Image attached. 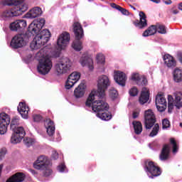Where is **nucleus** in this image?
Returning a JSON list of instances; mask_svg holds the SVG:
<instances>
[{"label":"nucleus","mask_w":182,"mask_h":182,"mask_svg":"<svg viewBox=\"0 0 182 182\" xmlns=\"http://www.w3.org/2000/svg\"><path fill=\"white\" fill-rule=\"evenodd\" d=\"M45 26V18L34 20L28 26V31L36 35L30 43L32 50L41 49L43 45H46L50 38V31L48 29L41 31Z\"/></svg>","instance_id":"1"},{"label":"nucleus","mask_w":182,"mask_h":182,"mask_svg":"<svg viewBox=\"0 0 182 182\" xmlns=\"http://www.w3.org/2000/svg\"><path fill=\"white\" fill-rule=\"evenodd\" d=\"M36 59L39 62L37 67L38 73L45 75L52 70L53 63L49 58V50H48V48L44 47L40 50L36 55Z\"/></svg>","instance_id":"2"},{"label":"nucleus","mask_w":182,"mask_h":182,"mask_svg":"<svg viewBox=\"0 0 182 182\" xmlns=\"http://www.w3.org/2000/svg\"><path fill=\"white\" fill-rule=\"evenodd\" d=\"M96 90H92L90 93L85 105L87 107H92L93 112L102 113V112H107L109 110V105L103 100H96Z\"/></svg>","instance_id":"3"},{"label":"nucleus","mask_w":182,"mask_h":182,"mask_svg":"<svg viewBox=\"0 0 182 182\" xmlns=\"http://www.w3.org/2000/svg\"><path fill=\"white\" fill-rule=\"evenodd\" d=\"M72 60L68 57L62 58L54 65V72L56 76H63L72 69Z\"/></svg>","instance_id":"4"},{"label":"nucleus","mask_w":182,"mask_h":182,"mask_svg":"<svg viewBox=\"0 0 182 182\" xmlns=\"http://www.w3.org/2000/svg\"><path fill=\"white\" fill-rule=\"evenodd\" d=\"M33 167L36 170H41L44 177H49L52 174V170L49 168V161L45 156H39L34 162Z\"/></svg>","instance_id":"5"},{"label":"nucleus","mask_w":182,"mask_h":182,"mask_svg":"<svg viewBox=\"0 0 182 182\" xmlns=\"http://www.w3.org/2000/svg\"><path fill=\"white\" fill-rule=\"evenodd\" d=\"M73 26L75 38L77 40L73 41L72 48H73L77 52H80L83 48L82 42H80V39L85 36V34L83 33V28L79 22L74 23Z\"/></svg>","instance_id":"6"},{"label":"nucleus","mask_w":182,"mask_h":182,"mask_svg":"<svg viewBox=\"0 0 182 182\" xmlns=\"http://www.w3.org/2000/svg\"><path fill=\"white\" fill-rule=\"evenodd\" d=\"M97 86L99 97L105 96L107 87L110 86V80L109 79V77L106 75H102L98 77Z\"/></svg>","instance_id":"7"},{"label":"nucleus","mask_w":182,"mask_h":182,"mask_svg":"<svg viewBox=\"0 0 182 182\" xmlns=\"http://www.w3.org/2000/svg\"><path fill=\"white\" fill-rule=\"evenodd\" d=\"M144 170L149 176V178H153V177H158L161 174V171L160 168H158L153 161H146L145 163Z\"/></svg>","instance_id":"8"},{"label":"nucleus","mask_w":182,"mask_h":182,"mask_svg":"<svg viewBox=\"0 0 182 182\" xmlns=\"http://www.w3.org/2000/svg\"><path fill=\"white\" fill-rule=\"evenodd\" d=\"M70 41V35L68 33L64 32L60 34L57 40V50L60 52V50H65Z\"/></svg>","instance_id":"9"},{"label":"nucleus","mask_w":182,"mask_h":182,"mask_svg":"<svg viewBox=\"0 0 182 182\" xmlns=\"http://www.w3.org/2000/svg\"><path fill=\"white\" fill-rule=\"evenodd\" d=\"M144 123L146 129H151L156 123V117L151 109H148L144 112Z\"/></svg>","instance_id":"10"},{"label":"nucleus","mask_w":182,"mask_h":182,"mask_svg":"<svg viewBox=\"0 0 182 182\" xmlns=\"http://www.w3.org/2000/svg\"><path fill=\"white\" fill-rule=\"evenodd\" d=\"M13 132L14 133L11 134L10 143H11V144H18L22 141V139L25 136V129L23 128H20L19 129H15V131Z\"/></svg>","instance_id":"11"},{"label":"nucleus","mask_w":182,"mask_h":182,"mask_svg":"<svg viewBox=\"0 0 182 182\" xmlns=\"http://www.w3.org/2000/svg\"><path fill=\"white\" fill-rule=\"evenodd\" d=\"M26 45V41H25V36L23 34H19L15 36L11 42V46L15 49L18 48H22Z\"/></svg>","instance_id":"12"},{"label":"nucleus","mask_w":182,"mask_h":182,"mask_svg":"<svg viewBox=\"0 0 182 182\" xmlns=\"http://www.w3.org/2000/svg\"><path fill=\"white\" fill-rule=\"evenodd\" d=\"M16 16H18L15 8H11L0 13V19L3 21H9V19H12V18H15Z\"/></svg>","instance_id":"13"},{"label":"nucleus","mask_w":182,"mask_h":182,"mask_svg":"<svg viewBox=\"0 0 182 182\" xmlns=\"http://www.w3.org/2000/svg\"><path fill=\"white\" fill-rule=\"evenodd\" d=\"M114 79L119 86H126V81L127 80V77L126 74L123 72L116 71L114 72Z\"/></svg>","instance_id":"14"},{"label":"nucleus","mask_w":182,"mask_h":182,"mask_svg":"<svg viewBox=\"0 0 182 182\" xmlns=\"http://www.w3.org/2000/svg\"><path fill=\"white\" fill-rule=\"evenodd\" d=\"M85 93H86V82L82 81L75 89L74 96L76 99H80V97H83V96H85Z\"/></svg>","instance_id":"15"},{"label":"nucleus","mask_w":182,"mask_h":182,"mask_svg":"<svg viewBox=\"0 0 182 182\" xmlns=\"http://www.w3.org/2000/svg\"><path fill=\"white\" fill-rule=\"evenodd\" d=\"M26 21L23 19L16 20L10 24L9 28L11 29V31L16 32L20 29H23V28H26Z\"/></svg>","instance_id":"16"},{"label":"nucleus","mask_w":182,"mask_h":182,"mask_svg":"<svg viewBox=\"0 0 182 182\" xmlns=\"http://www.w3.org/2000/svg\"><path fill=\"white\" fill-rule=\"evenodd\" d=\"M80 63L82 68L87 66L90 70H93L95 67L93 66V60L87 55H83L80 60Z\"/></svg>","instance_id":"17"},{"label":"nucleus","mask_w":182,"mask_h":182,"mask_svg":"<svg viewBox=\"0 0 182 182\" xmlns=\"http://www.w3.org/2000/svg\"><path fill=\"white\" fill-rule=\"evenodd\" d=\"M43 14L42 11V9L39 6H36L31 9L26 14V17L28 19H34V18H38V16H41Z\"/></svg>","instance_id":"18"},{"label":"nucleus","mask_w":182,"mask_h":182,"mask_svg":"<svg viewBox=\"0 0 182 182\" xmlns=\"http://www.w3.org/2000/svg\"><path fill=\"white\" fill-rule=\"evenodd\" d=\"M164 63L166 68H173L177 66V62L174 57L170 55L169 54H166L163 56Z\"/></svg>","instance_id":"19"},{"label":"nucleus","mask_w":182,"mask_h":182,"mask_svg":"<svg viewBox=\"0 0 182 182\" xmlns=\"http://www.w3.org/2000/svg\"><path fill=\"white\" fill-rule=\"evenodd\" d=\"M17 110L23 119H28V116L29 114V107H28L25 102H20L17 107Z\"/></svg>","instance_id":"20"},{"label":"nucleus","mask_w":182,"mask_h":182,"mask_svg":"<svg viewBox=\"0 0 182 182\" xmlns=\"http://www.w3.org/2000/svg\"><path fill=\"white\" fill-rule=\"evenodd\" d=\"M139 18L140 21H136L134 22V25L136 28H139V29H143V28H146L147 26V20H146V14L143 11L139 12Z\"/></svg>","instance_id":"21"},{"label":"nucleus","mask_w":182,"mask_h":182,"mask_svg":"<svg viewBox=\"0 0 182 182\" xmlns=\"http://www.w3.org/2000/svg\"><path fill=\"white\" fill-rule=\"evenodd\" d=\"M44 126L46 129L47 134L52 136L55 134V123L53 122L52 119H47L44 121Z\"/></svg>","instance_id":"22"},{"label":"nucleus","mask_w":182,"mask_h":182,"mask_svg":"<svg viewBox=\"0 0 182 182\" xmlns=\"http://www.w3.org/2000/svg\"><path fill=\"white\" fill-rule=\"evenodd\" d=\"M149 97L150 91H149V89L143 87L139 99L140 105H144L145 103H147V102H149Z\"/></svg>","instance_id":"23"},{"label":"nucleus","mask_w":182,"mask_h":182,"mask_svg":"<svg viewBox=\"0 0 182 182\" xmlns=\"http://www.w3.org/2000/svg\"><path fill=\"white\" fill-rule=\"evenodd\" d=\"M25 180V175L23 173H17L9 178L6 182H22Z\"/></svg>","instance_id":"24"},{"label":"nucleus","mask_w":182,"mask_h":182,"mask_svg":"<svg viewBox=\"0 0 182 182\" xmlns=\"http://www.w3.org/2000/svg\"><path fill=\"white\" fill-rule=\"evenodd\" d=\"M173 80L176 83L182 82V69L175 68L173 71Z\"/></svg>","instance_id":"25"},{"label":"nucleus","mask_w":182,"mask_h":182,"mask_svg":"<svg viewBox=\"0 0 182 182\" xmlns=\"http://www.w3.org/2000/svg\"><path fill=\"white\" fill-rule=\"evenodd\" d=\"M157 33L156 25H152L143 33L142 36H144V38H147V36H151L153 35H155V33Z\"/></svg>","instance_id":"26"},{"label":"nucleus","mask_w":182,"mask_h":182,"mask_svg":"<svg viewBox=\"0 0 182 182\" xmlns=\"http://www.w3.org/2000/svg\"><path fill=\"white\" fill-rule=\"evenodd\" d=\"M16 9V12L17 13L18 16H21L24 12L28 11V4L25 3H20L17 8H14Z\"/></svg>","instance_id":"27"},{"label":"nucleus","mask_w":182,"mask_h":182,"mask_svg":"<svg viewBox=\"0 0 182 182\" xmlns=\"http://www.w3.org/2000/svg\"><path fill=\"white\" fill-rule=\"evenodd\" d=\"M170 153V145H165L163 147L162 151L160 155V160H167Z\"/></svg>","instance_id":"28"},{"label":"nucleus","mask_w":182,"mask_h":182,"mask_svg":"<svg viewBox=\"0 0 182 182\" xmlns=\"http://www.w3.org/2000/svg\"><path fill=\"white\" fill-rule=\"evenodd\" d=\"M0 123H3L4 124L9 125L11 124V117L8 115V114L5 112H2L0 114Z\"/></svg>","instance_id":"29"},{"label":"nucleus","mask_w":182,"mask_h":182,"mask_svg":"<svg viewBox=\"0 0 182 182\" xmlns=\"http://www.w3.org/2000/svg\"><path fill=\"white\" fill-rule=\"evenodd\" d=\"M19 124V117H15L12 119L11 122V129L12 131L19 130V129H23L22 127H18L17 125Z\"/></svg>","instance_id":"30"},{"label":"nucleus","mask_w":182,"mask_h":182,"mask_svg":"<svg viewBox=\"0 0 182 182\" xmlns=\"http://www.w3.org/2000/svg\"><path fill=\"white\" fill-rule=\"evenodd\" d=\"M156 105H161L167 106V101L166 100V97L163 94H158L156 97Z\"/></svg>","instance_id":"31"},{"label":"nucleus","mask_w":182,"mask_h":182,"mask_svg":"<svg viewBox=\"0 0 182 182\" xmlns=\"http://www.w3.org/2000/svg\"><path fill=\"white\" fill-rule=\"evenodd\" d=\"M132 124L134 126V129L136 134H140L141 133V132H143V126L141 125V122L134 121L132 123Z\"/></svg>","instance_id":"32"},{"label":"nucleus","mask_w":182,"mask_h":182,"mask_svg":"<svg viewBox=\"0 0 182 182\" xmlns=\"http://www.w3.org/2000/svg\"><path fill=\"white\" fill-rule=\"evenodd\" d=\"M21 0H7L3 5H4V6H15L14 8H17L21 5Z\"/></svg>","instance_id":"33"},{"label":"nucleus","mask_w":182,"mask_h":182,"mask_svg":"<svg viewBox=\"0 0 182 182\" xmlns=\"http://www.w3.org/2000/svg\"><path fill=\"white\" fill-rule=\"evenodd\" d=\"M96 116L99 117V119H101V120L108 121L112 119V114L106 112L97 113Z\"/></svg>","instance_id":"34"},{"label":"nucleus","mask_w":182,"mask_h":182,"mask_svg":"<svg viewBox=\"0 0 182 182\" xmlns=\"http://www.w3.org/2000/svg\"><path fill=\"white\" fill-rule=\"evenodd\" d=\"M75 83H77V81H75L74 79L68 76V78L65 82V89H72L75 86Z\"/></svg>","instance_id":"35"},{"label":"nucleus","mask_w":182,"mask_h":182,"mask_svg":"<svg viewBox=\"0 0 182 182\" xmlns=\"http://www.w3.org/2000/svg\"><path fill=\"white\" fill-rule=\"evenodd\" d=\"M174 105L178 109H180V107L182 106V97L176 92L174 93Z\"/></svg>","instance_id":"36"},{"label":"nucleus","mask_w":182,"mask_h":182,"mask_svg":"<svg viewBox=\"0 0 182 182\" xmlns=\"http://www.w3.org/2000/svg\"><path fill=\"white\" fill-rule=\"evenodd\" d=\"M156 32L161 33V35H166L167 31L166 30V26L161 24H156Z\"/></svg>","instance_id":"37"},{"label":"nucleus","mask_w":182,"mask_h":182,"mask_svg":"<svg viewBox=\"0 0 182 182\" xmlns=\"http://www.w3.org/2000/svg\"><path fill=\"white\" fill-rule=\"evenodd\" d=\"M23 144H25V146H26V147H31V146H33V143H35V141L30 137H25L23 139Z\"/></svg>","instance_id":"38"},{"label":"nucleus","mask_w":182,"mask_h":182,"mask_svg":"<svg viewBox=\"0 0 182 182\" xmlns=\"http://www.w3.org/2000/svg\"><path fill=\"white\" fill-rule=\"evenodd\" d=\"M131 80H133V82H136L137 85H139L140 80H141V78L140 77V75L137 73H133L131 75Z\"/></svg>","instance_id":"39"},{"label":"nucleus","mask_w":182,"mask_h":182,"mask_svg":"<svg viewBox=\"0 0 182 182\" xmlns=\"http://www.w3.org/2000/svg\"><path fill=\"white\" fill-rule=\"evenodd\" d=\"M159 130H160V126H159V124H156L149 134L150 137H154V136H157Z\"/></svg>","instance_id":"40"},{"label":"nucleus","mask_w":182,"mask_h":182,"mask_svg":"<svg viewBox=\"0 0 182 182\" xmlns=\"http://www.w3.org/2000/svg\"><path fill=\"white\" fill-rule=\"evenodd\" d=\"M97 60L98 65H105V55L102 53L97 54Z\"/></svg>","instance_id":"41"},{"label":"nucleus","mask_w":182,"mask_h":182,"mask_svg":"<svg viewBox=\"0 0 182 182\" xmlns=\"http://www.w3.org/2000/svg\"><path fill=\"white\" fill-rule=\"evenodd\" d=\"M109 95L111 99H116V97L119 96L117 90H116L114 88H111L109 90Z\"/></svg>","instance_id":"42"},{"label":"nucleus","mask_w":182,"mask_h":182,"mask_svg":"<svg viewBox=\"0 0 182 182\" xmlns=\"http://www.w3.org/2000/svg\"><path fill=\"white\" fill-rule=\"evenodd\" d=\"M8 124L0 122V134H5L8 132Z\"/></svg>","instance_id":"43"},{"label":"nucleus","mask_w":182,"mask_h":182,"mask_svg":"<svg viewBox=\"0 0 182 182\" xmlns=\"http://www.w3.org/2000/svg\"><path fill=\"white\" fill-rule=\"evenodd\" d=\"M171 144L173 146V154H176L178 151V146L174 139H171Z\"/></svg>","instance_id":"44"},{"label":"nucleus","mask_w":182,"mask_h":182,"mask_svg":"<svg viewBox=\"0 0 182 182\" xmlns=\"http://www.w3.org/2000/svg\"><path fill=\"white\" fill-rule=\"evenodd\" d=\"M69 77H71V79H73L74 80H75L76 82H78L79 79H80V73L77 72H74V73H72L69 75Z\"/></svg>","instance_id":"45"},{"label":"nucleus","mask_w":182,"mask_h":182,"mask_svg":"<svg viewBox=\"0 0 182 182\" xmlns=\"http://www.w3.org/2000/svg\"><path fill=\"white\" fill-rule=\"evenodd\" d=\"M58 170L60 173H68V168H66V166L65 164H61L58 166Z\"/></svg>","instance_id":"46"},{"label":"nucleus","mask_w":182,"mask_h":182,"mask_svg":"<svg viewBox=\"0 0 182 182\" xmlns=\"http://www.w3.org/2000/svg\"><path fill=\"white\" fill-rule=\"evenodd\" d=\"M129 95L130 96H137L139 95V90L136 87H134L129 90Z\"/></svg>","instance_id":"47"},{"label":"nucleus","mask_w":182,"mask_h":182,"mask_svg":"<svg viewBox=\"0 0 182 182\" xmlns=\"http://www.w3.org/2000/svg\"><path fill=\"white\" fill-rule=\"evenodd\" d=\"M162 127L163 129H168V127H170V121L167 119H164L162 121Z\"/></svg>","instance_id":"48"},{"label":"nucleus","mask_w":182,"mask_h":182,"mask_svg":"<svg viewBox=\"0 0 182 182\" xmlns=\"http://www.w3.org/2000/svg\"><path fill=\"white\" fill-rule=\"evenodd\" d=\"M156 106L159 112H164L167 107V105H156Z\"/></svg>","instance_id":"49"},{"label":"nucleus","mask_w":182,"mask_h":182,"mask_svg":"<svg viewBox=\"0 0 182 182\" xmlns=\"http://www.w3.org/2000/svg\"><path fill=\"white\" fill-rule=\"evenodd\" d=\"M118 11L122 14V15H129V11L127 10L126 9H123L122 6L118 7Z\"/></svg>","instance_id":"50"},{"label":"nucleus","mask_w":182,"mask_h":182,"mask_svg":"<svg viewBox=\"0 0 182 182\" xmlns=\"http://www.w3.org/2000/svg\"><path fill=\"white\" fill-rule=\"evenodd\" d=\"M6 154V149H0V160H2L5 157V155Z\"/></svg>","instance_id":"51"},{"label":"nucleus","mask_w":182,"mask_h":182,"mask_svg":"<svg viewBox=\"0 0 182 182\" xmlns=\"http://www.w3.org/2000/svg\"><path fill=\"white\" fill-rule=\"evenodd\" d=\"M33 119L34 122H41L42 117L39 114H34L33 115Z\"/></svg>","instance_id":"52"},{"label":"nucleus","mask_w":182,"mask_h":182,"mask_svg":"<svg viewBox=\"0 0 182 182\" xmlns=\"http://www.w3.org/2000/svg\"><path fill=\"white\" fill-rule=\"evenodd\" d=\"M174 106H176V105L168 104V113H171V112H173V109H174Z\"/></svg>","instance_id":"53"},{"label":"nucleus","mask_w":182,"mask_h":182,"mask_svg":"<svg viewBox=\"0 0 182 182\" xmlns=\"http://www.w3.org/2000/svg\"><path fill=\"white\" fill-rule=\"evenodd\" d=\"M168 103L174 105V98L172 95H168Z\"/></svg>","instance_id":"54"},{"label":"nucleus","mask_w":182,"mask_h":182,"mask_svg":"<svg viewBox=\"0 0 182 182\" xmlns=\"http://www.w3.org/2000/svg\"><path fill=\"white\" fill-rule=\"evenodd\" d=\"M58 157H59L58 152H56V151H53L52 159H53L54 160H56Z\"/></svg>","instance_id":"55"},{"label":"nucleus","mask_w":182,"mask_h":182,"mask_svg":"<svg viewBox=\"0 0 182 182\" xmlns=\"http://www.w3.org/2000/svg\"><path fill=\"white\" fill-rule=\"evenodd\" d=\"M110 6H112V8H114V9H117V11H119V8H120V6L117 5V4H114V3H112V4H110Z\"/></svg>","instance_id":"56"},{"label":"nucleus","mask_w":182,"mask_h":182,"mask_svg":"<svg viewBox=\"0 0 182 182\" xmlns=\"http://www.w3.org/2000/svg\"><path fill=\"white\" fill-rule=\"evenodd\" d=\"M133 119H137L139 117V112H134L132 114Z\"/></svg>","instance_id":"57"},{"label":"nucleus","mask_w":182,"mask_h":182,"mask_svg":"<svg viewBox=\"0 0 182 182\" xmlns=\"http://www.w3.org/2000/svg\"><path fill=\"white\" fill-rule=\"evenodd\" d=\"M164 2L166 5H171V0H164Z\"/></svg>","instance_id":"58"},{"label":"nucleus","mask_w":182,"mask_h":182,"mask_svg":"<svg viewBox=\"0 0 182 182\" xmlns=\"http://www.w3.org/2000/svg\"><path fill=\"white\" fill-rule=\"evenodd\" d=\"M141 80H142L141 85L147 84V80L146 78H141Z\"/></svg>","instance_id":"59"},{"label":"nucleus","mask_w":182,"mask_h":182,"mask_svg":"<svg viewBox=\"0 0 182 182\" xmlns=\"http://www.w3.org/2000/svg\"><path fill=\"white\" fill-rule=\"evenodd\" d=\"M4 168V165L3 164H1L0 165V177H1V174L2 173V169Z\"/></svg>","instance_id":"60"},{"label":"nucleus","mask_w":182,"mask_h":182,"mask_svg":"<svg viewBox=\"0 0 182 182\" xmlns=\"http://www.w3.org/2000/svg\"><path fill=\"white\" fill-rule=\"evenodd\" d=\"M151 2H154L155 4H160V0H150Z\"/></svg>","instance_id":"61"},{"label":"nucleus","mask_w":182,"mask_h":182,"mask_svg":"<svg viewBox=\"0 0 182 182\" xmlns=\"http://www.w3.org/2000/svg\"><path fill=\"white\" fill-rule=\"evenodd\" d=\"M178 9H180V11H182V3L179 4Z\"/></svg>","instance_id":"62"},{"label":"nucleus","mask_w":182,"mask_h":182,"mask_svg":"<svg viewBox=\"0 0 182 182\" xmlns=\"http://www.w3.org/2000/svg\"><path fill=\"white\" fill-rule=\"evenodd\" d=\"M172 12L174 14V15H177V14H178V11L177 10H173Z\"/></svg>","instance_id":"63"},{"label":"nucleus","mask_w":182,"mask_h":182,"mask_svg":"<svg viewBox=\"0 0 182 182\" xmlns=\"http://www.w3.org/2000/svg\"><path fill=\"white\" fill-rule=\"evenodd\" d=\"M179 96L182 97V92H176Z\"/></svg>","instance_id":"64"}]
</instances>
